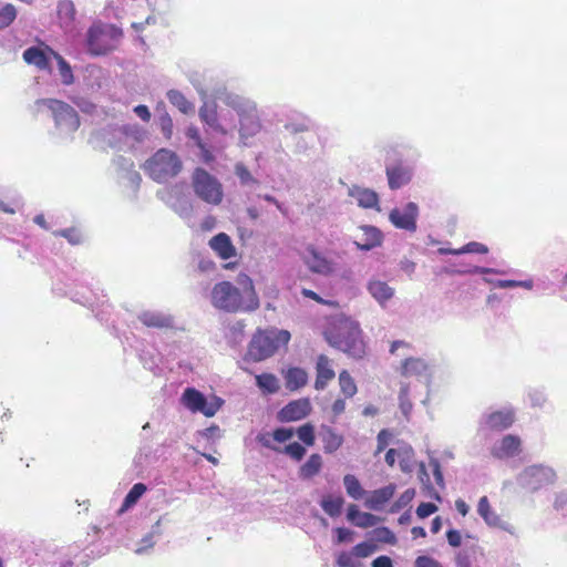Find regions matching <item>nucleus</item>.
Returning <instances> with one entry per match:
<instances>
[{"mask_svg": "<svg viewBox=\"0 0 567 567\" xmlns=\"http://www.w3.org/2000/svg\"><path fill=\"white\" fill-rule=\"evenodd\" d=\"M377 550V546L371 543H360L352 548V553L355 557L365 558L372 555Z\"/></svg>", "mask_w": 567, "mask_h": 567, "instance_id": "45", "label": "nucleus"}, {"mask_svg": "<svg viewBox=\"0 0 567 567\" xmlns=\"http://www.w3.org/2000/svg\"><path fill=\"white\" fill-rule=\"evenodd\" d=\"M339 385H340L341 392L347 398H352L358 391L357 384H355L353 378L350 375V373L347 370H343L340 372Z\"/></svg>", "mask_w": 567, "mask_h": 567, "instance_id": "38", "label": "nucleus"}, {"mask_svg": "<svg viewBox=\"0 0 567 567\" xmlns=\"http://www.w3.org/2000/svg\"><path fill=\"white\" fill-rule=\"evenodd\" d=\"M48 51L51 54V56H53L58 62L59 72H60L62 82L65 85L72 84L74 81V76H73V72H72L70 64L58 52H55L51 48H48Z\"/></svg>", "mask_w": 567, "mask_h": 567, "instance_id": "35", "label": "nucleus"}, {"mask_svg": "<svg viewBox=\"0 0 567 567\" xmlns=\"http://www.w3.org/2000/svg\"><path fill=\"white\" fill-rule=\"evenodd\" d=\"M409 391H410L409 385L403 384L401 386L400 393H399L400 409L406 417L409 416V414L411 413L412 408H413V404H412L411 400L409 399Z\"/></svg>", "mask_w": 567, "mask_h": 567, "instance_id": "42", "label": "nucleus"}, {"mask_svg": "<svg viewBox=\"0 0 567 567\" xmlns=\"http://www.w3.org/2000/svg\"><path fill=\"white\" fill-rule=\"evenodd\" d=\"M186 135L195 141L198 148H204V142L202 141L196 127H188Z\"/></svg>", "mask_w": 567, "mask_h": 567, "instance_id": "62", "label": "nucleus"}, {"mask_svg": "<svg viewBox=\"0 0 567 567\" xmlns=\"http://www.w3.org/2000/svg\"><path fill=\"white\" fill-rule=\"evenodd\" d=\"M209 247L223 260L230 259L236 256V248L231 243L230 237L225 233H219L210 238Z\"/></svg>", "mask_w": 567, "mask_h": 567, "instance_id": "18", "label": "nucleus"}, {"mask_svg": "<svg viewBox=\"0 0 567 567\" xmlns=\"http://www.w3.org/2000/svg\"><path fill=\"white\" fill-rule=\"evenodd\" d=\"M460 251H463V254H487L488 248L484 244L477 243V241H471L463 247L460 248Z\"/></svg>", "mask_w": 567, "mask_h": 567, "instance_id": "50", "label": "nucleus"}, {"mask_svg": "<svg viewBox=\"0 0 567 567\" xmlns=\"http://www.w3.org/2000/svg\"><path fill=\"white\" fill-rule=\"evenodd\" d=\"M336 534L338 543H344L352 539L353 532L344 527H338Z\"/></svg>", "mask_w": 567, "mask_h": 567, "instance_id": "59", "label": "nucleus"}, {"mask_svg": "<svg viewBox=\"0 0 567 567\" xmlns=\"http://www.w3.org/2000/svg\"><path fill=\"white\" fill-rule=\"evenodd\" d=\"M336 377L332 361L324 354H320L316 363L315 389L323 390Z\"/></svg>", "mask_w": 567, "mask_h": 567, "instance_id": "16", "label": "nucleus"}, {"mask_svg": "<svg viewBox=\"0 0 567 567\" xmlns=\"http://www.w3.org/2000/svg\"><path fill=\"white\" fill-rule=\"evenodd\" d=\"M306 250L308 255L305 257V264L311 272L323 276L334 272V262L320 254L313 245H309Z\"/></svg>", "mask_w": 567, "mask_h": 567, "instance_id": "11", "label": "nucleus"}, {"mask_svg": "<svg viewBox=\"0 0 567 567\" xmlns=\"http://www.w3.org/2000/svg\"><path fill=\"white\" fill-rule=\"evenodd\" d=\"M243 290L230 281L217 282L210 292L212 305L219 310L235 313L240 311H254L259 308V299L252 281L245 276Z\"/></svg>", "mask_w": 567, "mask_h": 567, "instance_id": "1", "label": "nucleus"}, {"mask_svg": "<svg viewBox=\"0 0 567 567\" xmlns=\"http://www.w3.org/2000/svg\"><path fill=\"white\" fill-rule=\"evenodd\" d=\"M312 411L310 400L307 398L293 400L278 412L280 422H296L307 417Z\"/></svg>", "mask_w": 567, "mask_h": 567, "instance_id": "10", "label": "nucleus"}, {"mask_svg": "<svg viewBox=\"0 0 567 567\" xmlns=\"http://www.w3.org/2000/svg\"><path fill=\"white\" fill-rule=\"evenodd\" d=\"M391 437H392V433L386 429H383L378 433L377 450L374 453L375 455L380 454L382 451H384L386 449Z\"/></svg>", "mask_w": 567, "mask_h": 567, "instance_id": "49", "label": "nucleus"}, {"mask_svg": "<svg viewBox=\"0 0 567 567\" xmlns=\"http://www.w3.org/2000/svg\"><path fill=\"white\" fill-rule=\"evenodd\" d=\"M140 321L148 328L168 329L173 328V318L157 312L145 311L140 315Z\"/></svg>", "mask_w": 567, "mask_h": 567, "instance_id": "24", "label": "nucleus"}, {"mask_svg": "<svg viewBox=\"0 0 567 567\" xmlns=\"http://www.w3.org/2000/svg\"><path fill=\"white\" fill-rule=\"evenodd\" d=\"M235 173L243 185L257 184V179L250 174L248 168L243 163L236 164Z\"/></svg>", "mask_w": 567, "mask_h": 567, "instance_id": "46", "label": "nucleus"}, {"mask_svg": "<svg viewBox=\"0 0 567 567\" xmlns=\"http://www.w3.org/2000/svg\"><path fill=\"white\" fill-rule=\"evenodd\" d=\"M260 130L259 121L252 115H244L240 118V134L248 137L256 134Z\"/></svg>", "mask_w": 567, "mask_h": 567, "instance_id": "39", "label": "nucleus"}, {"mask_svg": "<svg viewBox=\"0 0 567 567\" xmlns=\"http://www.w3.org/2000/svg\"><path fill=\"white\" fill-rule=\"evenodd\" d=\"M257 440L262 446L277 453H284L297 462L301 461L306 455V449L298 442L290 443L281 449L270 441L269 435H258Z\"/></svg>", "mask_w": 567, "mask_h": 567, "instance_id": "17", "label": "nucleus"}, {"mask_svg": "<svg viewBox=\"0 0 567 567\" xmlns=\"http://www.w3.org/2000/svg\"><path fill=\"white\" fill-rule=\"evenodd\" d=\"M427 370V364L421 358H408L402 362L401 374L405 378L420 377Z\"/></svg>", "mask_w": 567, "mask_h": 567, "instance_id": "28", "label": "nucleus"}, {"mask_svg": "<svg viewBox=\"0 0 567 567\" xmlns=\"http://www.w3.org/2000/svg\"><path fill=\"white\" fill-rule=\"evenodd\" d=\"M477 513L489 526H497L499 517L492 511L487 496H482L477 504Z\"/></svg>", "mask_w": 567, "mask_h": 567, "instance_id": "32", "label": "nucleus"}, {"mask_svg": "<svg viewBox=\"0 0 567 567\" xmlns=\"http://www.w3.org/2000/svg\"><path fill=\"white\" fill-rule=\"evenodd\" d=\"M372 567H393V564L390 557L379 556L372 561Z\"/></svg>", "mask_w": 567, "mask_h": 567, "instance_id": "63", "label": "nucleus"}, {"mask_svg": "<svg viewBox=\"0 0 567 567\" xmlns=\"http://www.w3.org/2000/svg\"><path fill=\"white\" fill-rule=\"evenodd\" d=\"M161 130L166 138H171L173 134V121L168 114L159 118Z\"/></svg>", "mask_w": 567, "mask_h": 567, "instance_id": "54", "label": "nucleus"}, {"mask_svg": "<svg viewBox=\"0 0 567 567\" xmlns=\"http://www.w3.org/2000/svg\"><path fill=\"white\" fill-rule=\"evenodd\" d=\"M182 402L192 412H200L207 417L214 416L223 405L221 399L215 396L208 402L205 395L194 388L184 391Z\"/></svg>", "mask_w": 567, "mask_h": 567, "instance_id": "9", "label": "nucleus"}, {"mask_svg": "<svg viewBox=\"0 0 567 567\" xmlns=\"http://www.w3.org/2000/svg\"><path fill=\"white\" fill-rule=\"evenodd\" d=\"M194 193L203 202L217 206L223 202L224 192L220 182L202 167L195 168L192 175Z\"/></svg>", "mask_w": 567, "mask_h": 567, "instance_id": "6", "label": "nucleus"}, {"mask_svg": "<svg viewBox=\"0 0 567 567\" xmlns=\"http://www.w3.org/2000/svg\"><path fill=\"white\" fill-rule=\"evenodd\" d=\"M417 206L409 203L403 210L393 209L390 213V220L396 227L409 231L416 229Z\"/></svg>", "mask_w": 567, "mask_h": 567, "instance_id": "14", "label": "nucleus"}, {"mask_svg": "<svg viewBox=\"0 0 567 567\" xmlns=\"http://www.w3.org/2000/svg\"><path fill=\"white\" fill-rule=\"evenodd\" d=\"M361 512L359 511L358 506L355 504H350L348 507L347 518L349 522H351L353 525L357 526V520L359 519V515Z\"/></svg>", "mask_w": 567, "mask_h": 567, "instance_id": "61", "label": "nucleus"}, {"mask_svg": "<svg viewBox=\"0 0 567 567\" xmlns=\"http://www.w3.org/2000/svg\"><path fill=\"white\" fill-rule=\"evenodd\" d=\"M368 290L380 305H384L394 295V289L381 280H371Z\"/></svg>", "mask_w": 567, "mask_h": 567, "instance_id": "27", "label": "nucleus"}, {"mask_svg": "<svg viewBox=\"0 0 567 567\" xmlns=\"http://www.w3.org/2000/svg\"><path fill=\"white\" fill-rule=\"evenodd\" d=\"M344 410H346V401L343 399H337L331 406V411L334 416L342 414L344 412Z\"/></svg>", "mask_w": 567, "mask_h": 567, "instance_id": "64", "label": "nucleus"}, {"mask_svg": "<svg viewBox=\"0 0 567 567\" xmlns=\"http://www.w3.org/2000/svg\"><path fill=\"white\" fill-rule=\"evenodd\" d=\"M323 461L319 453L311 454L299 467L298 475L302 480H310L318 475L322 468Z\"/></svg>", "mask_w": 567, "mask_h": 567, "instance_id": "26", "label": "nucleus"}, {"mask_svg": "<svg viewBox=\"0 0 567 567\" xmlns=\"http://www.w3.org/2000/svg\"><path fill=\"white\" fill-rule=\"evenodd\" d=\"M256 384L265 394L277 393L280 389L279 380L272 373L257 374Z\"/></svg>", "mask_w": 567, "mask_h": 567, "instance_id": "31", "label": "nucleus"}, {"mask_svg": "<svg viewBox=\"0 0 567 567\" xmlns=\"http://www.w3.org/2000/svg\"><path fill=\"white\" fill-rule=\"evenodd\" d=\"M353 556V553L342 551L339 554L337 563L340 567H355Z\"/></svg>", "mask_w": 567, "mask_h": 567, "instance_id": "55", "label": "nucleus"}, {"mask_svg": "<svg viewBox=\"0 0 567 567\" xmlns=\"http://www.w3.org/2000/svg\"><path fill=\"white\" fill-rule=\"evenodd\" d=\"M522 452V440L518 435L507 434L491 449V455L497 460L509 458Z\"/></svg>", "mask_w": 567, "mask_h": 567, "instance_id": "12", "label": "nucleus"}, {"mask_svg": "<svg viewBox=\"0 0 567 567\" xmlns=\"http://www.w3.org/2000/svg\"><path fill=\"white\" fill-rule=\"evenodd\" d=\"M293 434V429L279 427L276 429L272 433H265L264 435H269L271 442L276 441L278 443H285L289 441Z\"/></svg>", "mask_w": 567, "mask_h": 567, "instance_id": "43", "label": "nucleus"}, {"mask_svg": "<svg viewBox=\"0 0 567 567\" xmlns=\"http://www.w3.org/2000/svg\"><path fill=\"white\" fill-rule=\"evenodd\" d=\"M17 17V10L13 4L7 3L0 7V29L9 27Z\"/></svg>", "mask_w": 567, "mask_h": 567, "instance_id": "41", "label": "nucleus"}, {"mask_svg": "<svg viewBox=\"0 0 567 567\" xmlns=\"http://www.w3.org/2000/svg\"><path fill=\"white\" fill-rule=\"evenodd\" d=\"M58 18L60 23L64 27H69L75 18V8L72 1L63 0L58 4Z\"/></svg>", "mask_w": 567, "mask_h": 567, "instance_id": "34", "label": "nucleus"}, {"mask_svg": "<svg viewBox=\"0 0 567 567\" xmlns=\"http://www.w3.org/2000/svg\"><path fill=\"white\" fill-rule=\"evenodd\" d=\"M54 235L68 239V241L72 245H78L82 240L80 231L73 227L55 231Z\"/></svg>", "mask_w": 567, "mask_h": 567, "instance_id": "47", "label": "nucleus"}, {"mask_svg": "<svg viewBox=\"0 0 567 567\" xmlns=\"http://www.w3.org/2000/svg\"><path fill=\"white\" fill-rule=\"evenodd\" d=\"M437 511V506L433 503H421L416 508V515L420 518H425Z\"/></svg>", "mask_w": 567, "mask_h": 567, "instance_id": "53", "label": "nucleus"}, {"mask_svg": "<svg viewBox=\"0 0 567 567\" xmlns=\"http://www.w3.org/2000/svg\"><path fill=\"white\" fill-rule=\"evenodd\" d=\"M394 492L395 486L393 484L375 489L367 497L364 505L370 509L377 511L393 497Z\"/></svg>", "mask_w": 567, "mask_h": 567, "instance_id": "22", "label": "nucleus"}, {"mask_svg": "<svg viewBox=\"0 0 567 567\" xmlns=\"http://www.w3.org/2000/svg\"><path fill=\"white\" fill-rule=\"evenodd\" d=\"M147 487L143 483H136L133 485V487L128 491L126 494L123 504L120 508V513H124L132 506H134L138 499L143 496V494L146 492Z\"/></svg>", "mask_w": 567, "mask_h": 567, "instance_id": "33", "label": "nucleus"}, {"mask_svg": "<svg viewBox=\"0 0 567 567\" xmlns=\"http://www.w3.org/2000/svg\"><path fill=\"white\" fill-rule=\"evenodd\" d=\"M383 236L380 229L373 226H361L355 236L354 244L361 250H371L382 244Z\"/></svg>", "mask_w": 567, "mask_h": 567, "instance_id": "15", "label": "nucleus"}, {"mask_svg": "<svg viewBox=\"0 0 567 567\" xmlns=\"http://www.w3.org/2000/svg\"><path fill=\"white\" fill-rule=\"evenodd\" d=\"M414 567H444L440 561L434 559L433 557L422 555L416 557L414 561Z\"/></svg>", "mask_w": 567, "mask_h": 567, "instance_id": "52", "label": "nucleus"}, {"mask_svg": "<svg viewBox=\"0 0 567 567\" xmlns=\"http://www.w3.org/2000/svg\"><path fill=\"white\" fill-rule=\"evenodd\" d=\"M122 35V30L114 25H92L87 31V50L93 55L106 54L116 48Z\"/></svg>", "mask_w": 567, "mask_h": 567, "instance_id": "5", "label": "nucleus"}, {"mask_svg": "<svg viewBox=\"0 0 567 567\" xmlns=\"http://www.w3.org/2000/svg\"><path fill=\"white\" fill-rule=\"evenodd\" d=\"M182 161L175 152L161 148L145 162L144 171L155 182L164 183L175 177L182 171Z\"/></svg>", "mask_w": 567, "mask_h": 567, "instance_id": "4", "label": "nucleus"}, {"mask_svg": "<svg viewBox=\"0 0 567 567\" xmlns=\"http://www.w3.org/2000/svg\"><path fill=\"white\" fill-rule=\"evenodd\" d=\"M321 508L330 517H337L341 514L344 505V498L340 495H326L321 499Z\"/></svg>", "mask_w": 567, "mask_h": 567, "instance_id": "30", "label": "nucleus"}, {"mask_svg": "<svg viewBox=\"0 0 567 567\" xmlns=\"http://www.w3.org/2000/svg\"><path fill=\"white\" fill-rule=\"evenodd\" d=\"M380 520L381 518L373 514L361 512L359 519L357 520V526L361 528H368L377 525Z\"/></svg>", "mask_w": 567, "mask_h": 567, "instance_id": "48", "label": "nucleus"}, {"mask_svg": "<svg viewBox=\"0 0 567 567\" xmlns=\"http://www.w3.org/2000/svg\"><path fill=\"white\" fill-rule=\"evenodd\" d=\"M556 473L553 468L544 465H532L526 467L519 475L522 486L529 492H536L554 484Z\"/></svg>", "mask_w": 567, "mask_h": 567, "instance_id": "8", "label": "nucleus"}, {"mask_svg": "<svg viewBox=\"0 0 567 567\" xmlns=\"http://www.w3.org/2000/svg\"><path fill=\"white\" fill-rule=\"evenodd\" d=\"M320 435L323 443V451L327 454H332L338 451L344 441L343 436L330 426H323Z\"/></svg>", "mask_w": 567, "mask_h": 567, "instance_id": "25", "label": "nucleus"}, {"mask_svg": "<svg viewBox=\"0 0 567 567\" xmlns=\"http://www.w3.org/2000/svg\"><path fill=\"white\" fill-rule=\"evenodd\" d=\"M516 421V413L514 409L506 408L488 413L485 416L484 424L487 430L494 432H502L509 429Z\"/></svg>", "mask_w": 567, "mask_h": 567, "instance_id": "13", "label": "nucleus"}, {"mask_svg": "<svg viewBox=\"0 0 567 567\" xmlns=\"http://www.w3.org/2000/svg\"><path fill=\"white\" fill-rule=\"evenodd\" d=\"M282 375L286 388L291 392L299 390L308 382V374L301 368H289Z\"/></svg>", "mask_w": 567, "mask_h": 567, "instance_id": "23", "label": "nucleus"}, {"mask_svg": "<svg viewBox=\"0 0 567 567\" xmlns=\"http://www.w3.org/2000/svg\"><path fill=\"white\" fill-rule=\"evenodd\" d=\"M389 187L391 189H398L408 183H410L412 173L411 169L406 166H403L401 163H398L392 166H388L385 169Z\"/></svg>", "mask_w": 567, "mask_h": 567, "instance_id": "19", "label": "nucleus"}, {"mask_svg": "<svg viewBox=\"0 0 567 567\" xmlns=\"http://www.w3.org/2000/svg\"><path fill=\"white\" fill-rule=\"evenodd\" d=\"M526 287L532 288V281H516V280H498L496 287L498 288H513V287Z\"/></svg>", "mask_w": 567, "mask_h": 567, "instance_id": "56", "label": "nucleus"}, {"mask_svg": "<svg viewBox=\"0 0 567 567\" xmlns=\"http://www.w3.org/2000/svg\"><path fill=\"white\" fill-rule=\"evenodd\" d=\"M349 195L357 200L360 207L377 208L379 210V196L374 190L360 186H352L349 189Z\"/></svg>", "mask_w": 567, "mask_h": 567, "instance_id": "20", "label": "nucleus"}, {"mask_svg": "<svg viewBox=\"0 0 567 567\" xmlns=\"http://www.w3.org/2000/svg\"><path fill=\"white\" fill-rule=\"evenodd\" d=\"M343 485L346 487L347 494L353 499H360L365 494L360 481L352 474L344 475Z\"/></svg>", "mask_w": 567, "mask_h": 567, "instance_id": "37", "label": "nucleus"}, {"mask_svg": "<svg viewBox=\"0 0 567 567\" xmlns=\"http://www.w3.org/2000/svg\"><path fill=\"white\" fill-rule=\"evenodd\" d=\"M134 113L144 122H150L151 112L146 105L140 104L134 107Z\"/></svg>", "mask_w": 567, "mask_h": 567, "instance_id": "60", "label": "nucleus"}, {"mask_svg": "<svg viewBox=\"0 0 567 567\" xmlns=\"http://www.w3.org/2000/svg\"><path fill=\"white\" fill-rule=\"evenodd\" d=\"M299 440L307 446H312L316 442L315 426L311 423H305L296 431Z\"/></svg>", "mask_w": 567, "mask_h": 567, "instance_id": "40", "label": "nucleus"}, {"mask_svg": "<svg viewBox=\"0 0 567 567\" xmlns=\"http://www.w3.org/2000/svg\"><path fill=\"white\" fill-rule=\"evenodd\" d=\"M199 117L215 131L226 134L225 128L218 123L217 107L215 104L205 103L199 109Z\"/></svg>", "mask_w": 567, "mask_h": 567, "instance_id": "29", "label": "nucleus"}, {"mask_svg": "<svg viewBox=\"0 0 567 567\" xmlns=\"http://www.w3.org/2000/svg\"><path fill=\"white\" fill-rule=\"evenodd\" d=\"M377 540L390 545L396 544V537L394 533L388 527H379L374 529Z\"/></svg>", "mask_w": 567, "mask_h": 567, "instance_id": "44", "label": "nucleus"}, {"mask_svg": "<svg viewBox=\"0 0 567 567\" xmlns=\"http://www.w3.org/2000/svg\"><path fill=\"white\" fill-rule=\"evenodd\" d=\"M302 296L321 305L334 306L336 302L322 299L317 292L310 289H302Z\"/></svg>", "mask_w": 567, "mask_h": 567, "instance_id": "57", "label": "nucleus"}, {"mask_svg": "<svg viewBox=\"0 0 567 567\" xmlns=\"http://www.w3.org/2000/svg\"><path fill=\"white\" fill-rule=\"evenodd\" d=\"M330 346L342 352L360 359L365 353V343L359 323L341 320L326 332Z\"/></svg>", "mask_w": 567, "mask_h": 567, "instance_id": "2", "label": "nucleus"}, {"mask_svg": "<svg viewBox=\"0 0 567 567\" xmlns=\"http://www.w3.org/2000/svg\"><path fill=\"white\" fill-rule=\"evenodd\" d=\"M289 340L290 333L287 330H258L249 342L244 360L252 362L264 361L272 357L279 346H286Z\"/></svg>", "mask_w": 567, "mask_h": 567, "instance_id": "3", "label": "nucleus"}, {"mask_svg": "<svg viewBox=\"0 0 567 567\" xmlns=\"http://www.w3.org/2000/svg\"><path fill=\"white\" fill-rule=\"evenodd\" d=\"M49 47L41 49L31 47L23 52V59L28 64L35 65L40 70H48L50 68V53Z\"/></svg>", "mask_w": 567, "mask_h": 567, "instance_id": "21", "label": "nucleus"}, {"mask_svg": "<svg viewBox=\"0 0 567 567\" xmlns=\"http://www.w3.org/2000/svg\"><path fill=\"white\" fill-rule=\"evenodd\" d=\"M39 103L45 105L52 112L56 126L64 127L70 132L80 127L79 114L70 104L55 99L40 100Z\"/></svg>", "mask_w": 567, "mask_h": 567, "instance_id": "7", "label": "nucleus"}, {"mask_svg": "<svg viewBox=\"0 0 567 567\" xmlns=\"http://www.w3.org/2000/svg\"><path fill=\"white\" fill-rule=\"evenodd\" d=\"M167 99L169 103L176 106L183 114H188L194 109L193 104L181 91L169 90L167 92Z\"/></svg>", "mask_w": 567, "mask_h": 567, "instance_id": "36", "label": "nucleus"}, {"mask_svg": "<svg viewBox=\"0 0 567 567\" xmlns=\"http://www.w3.org/2000/svg\"><path fill=\"white\" fill-rule=\"evenodd\" d=\"M446 538L452 547H460L462 544L461 533L456 529H450L446 533Z\"/></svg>", "mask_w": 567, "mask_h": 567, "instance_id": "58", "label": "nucleus"}, {"mask_svg": "<svg viewBox=\"0 0 567 567\" xmlns=\"http://www.w3.org/2000/svg\"><path fill=\"white\" fill-rule=\"evenodd\" d=\"M412 449L411 447H408V449H404L403 451L399 452L396 451L395 449H389L388 452L385 453V463L390 466V467H393L394 464H395V457L398 455H401V454H404L406 456H410V454H412Z\"/></svg>", "mask_w": 567, "mask_h": 567, "instance_id": "51", "label": "nucleus"}]
</instances>
